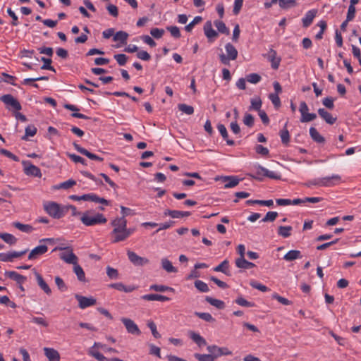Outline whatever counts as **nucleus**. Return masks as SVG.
I'll list each match as a JSON object with an SVG mask.
<instances>
[{
  "mask_svg": "<svg viewBox=\"0 0 361 361\" xmlns=\"http://www.w3.org/2000/svg\"><path fill=\"white\" fill-rule=\"evenodd\" d=\"M114 229L111 232V242L116 243L127 240L135 231V228H127V220L124 217H116L111 222Z\"/></svg>",
  "mask_w": 361,
  "mask_h": 361,
  "instance_id": "obj_1",
  "label": "nucleus"
},
{
  "mask_svg": "<svg viewBox=\"0 0 361 361\" xmlns=\"http://www.w3.org/2000/svg\"><path fill=\"white\" fill-rule=\"evenodd\" d=\"M80 221L86 226L104 224L107 222V219L104 214L96 213L92 210H87L83 212L80 217Z\"/></svg>",
  "mask_w": 361,
  "mask_h": 361,
  "instance_id": "obj_2",
  "label": "nucleus"
},
{
  "mask_svg": "<svg viewBox=\"0 0 361 361\" xmlns=\"http://www.w3.org/2000/svg\"><path fill=\"white\" fill-rule=\"evenodd\" d=\"M341 177L339 175H332L331 176H326L322 178H316L309 180L305 185L307 187L312 185H317L319 187H331L336 185V183L341 181Z\"/></svg>",
  "mask_w": 361,
  "mask_h": 361,
  "instance_id": "obj_3",
  "label": "nucleus"
},
{
  "mask_svg": "<svg viewBox=\"0 0 361 361\" xmlns=\"http://www.w3.org/2000/svg\"><path fill=\"white\" fill-rule=\"evenodd\" d=\"M44 209L49 215L54 219H60L67 213V208L61 207L55 202H48L44 204Z\"/></svg>",
  "mask_w": 361,
  "mask_h": 361,
  "instance_id": "obj_4",
  "label": "nucleus"
},
{
  "mask_svg": "<svg viewBox=\"0 0 361 361\" xmlns=\"http://www.w3.org/2000/svg\"><path fill=\"white\" fill-rule=\"evenodd\" d=\"M0 100L5 104L8 111H18L21 110L20 102L12 94H4L0 97Z\"/></svg>",
  "mask_w": 361,
  "mask_h": 361,
  "instance_id": "obj_5",
  "label": "nucleus"
},
{
  "mask_svg": "<svg viewBox=\"0 0 361 361\" xmlns=\"http://www.w3.org/2000/svg\"><path fill=\"white\" fill-rule=\"evenodd\" d=\"M207 351L211 353L214 360L224 355H231L232 351L227 347H219L216 345H208Z\"/></svg>",
  "mask_w": 361,
  "mask_h": 361,
  "instance_id": "obj_6",
  "label": "nucleus"
},
{
  "mask_svg": "<svg viewBox=\"0 0 361 361\" xmlns=\"http://www.w3.org/2000/svg\"><path fill=\"white\" fill-rule=\"evenodd\" d=\"M75 299L78 301V306L81 309H85L96 304L97 300L93 297H85L79 294L75 295Z\"/></svg>",
  "mask_w": 361,
  "mask_h": 361,
  "instance_id": "obj_7",
  "label": "nucleus"
},
{
  "mask_svg": "<svg viewBox=\"0 0 361 361\" xmlns=\"http://www.w3.org/2000/svg\"><path fill=\"white\" fill-rule=\"evenodd\" d=\"M127 255L130 262L135 266H144L149 262L147 258L140 257L135 252L128 250Z\"/></svg>",
  "mask_w": 361,
  "mask_h": 361,
  "instance_id": "obj_8",
  "label": "nucleus"
},
{
  "mask_svg": "<svg viewBox=\"0 0 361 361\" xmlns=\"http://www.w3.org/2000/svg\"><path fill=\"white\" fill-rule=\"evenodd\" d=\"M121 322L124 324L128 333L133 335H140L141 334L137 325L132 319L122 318Z\"/></svg>",
  "mask_w": 361,
  "mask_h": 361,
  "instance_id": "obj_9",
  "label": "nucleus"
},
{
  "mask_svg": "<svg viewBox=\"0 0 361 361\" xmlns=\"http://www.w3.org/2000/svg\"><path fill=\"white\" fill-rule=\"evenodd\" d=\"M104 347H105L104 344L95 342L93 346L89 350V354L97 359L98 361H109L110 359H107L104 355L96 350V348Z\"/></svg>",
  "mask_w": 361,
  "mask_h": 361,
  "instance_id": "obj_10",
  "label": "nucleus"
},
{
  "mask_svg": "<svg viewBox=\"0 0 361 361\" xmlns=\"http://www.w3.org/2000/svg\"><path fill=\"white\" fill-rule=\"evenodd\" d=\"M48 247L46 245H39L31 250V252L28 255V259L35 260L37 259L39 256L46 253Z\"/></svg>",
  "mask_w": 361,
  "mask_h": 361,
  "instance_id": "obj_11",
  "label": "nucleus"
},
{
  "mask_svg": "<svg viewBox=\"0 0 361 361\" xmlns=\"http://www.w3.org/2000/svg\"><path fill=\"white\" fill-rule=\"evenodd\" d=\"M204 32L209 42H213L218 37V32L213 29L211 21H207L205 23Z\"/></svg>",
  "mask_w": 361,
  "mask_h": 361,
  "instance_id": "obj_12",
  "label": "nucleus"
},
{
  "mask_svg": "<svg viewBox=\"0 0 361 361\" xmlns=\"http://www.w3.org/2000/svg\"><path fill=\"white\" fill-rule=\"evenodd\" d=\"M23 164L25 165L24 172L26 175L39 178L42 176L41 171L37 166L30 163L27 166L25 162H23Z\"/></svg>",
  "mask_w": 361,
  "mask_h": 361,
  "instance_id": "obj_13",
  "label": "nucleus"
},
{
  "mask_svg": "<svg viewBox=\"0 0 361 361\" xmlns=\"http://www.w3.org/2000/svg\"><path fill=\"white\" fill-rule=\"evenodd\" d=\"M73 146L75 147V149L78 152H80V154L87 157L89 159H92V160H97V161H102L104 160V159L102 157H100L93 153H91L88 150H87L86 149L80 147L78 144L74 142L73 143Z\"/></svg>",
  "mask_w": 361,
  "mask_h": 361,
  "instance_id": "obj_14",
  "label": "nucleus"
},
{
  "mask_svg": "<svg viewBox=\"0 0 361 361\" xmlns=\"http://www.w3.org/2000/svg\"><path fill=\"white\" fill-rule=\"evenodd\" d=\"M60 258L68 264H75L78 262V257L72 249H70L68 252L61 253Z\"/></svg>",
  "mask_w": 361,
  "mask_h": 361,
  "instance_id": "obj_15",
  "label": "nucleus"
},
{
  "mask_svg": "<svg viewBox=\"0 0 361 361\" xmlns=\"http://www.w3.org/2000/svg\"><path fill=\"white\" fill-rule=\"evenodd\" d=\"M317 13V11L315 9L308 11L302 19V26L304 27H308L312 23Z\"/></svg>",
  "mask_w": 361,
  "mask_h": 361,
  "instance_id": "obj_16",
  "label": "nucleus"
},
{
  "mask_svg": "<svg viewBox=\"0 0 361 361\" xmlns=\"http://www.w3.org/2000/svg\"><path fill=\"white\" fill-rule=\"evenodd\" d=\"M268 59L271 62V66L273 69H278L280 62L281 58L277 56V53L274 49H270L267 54Z\"/></svg>",
  "mask_w": 361,
  "mask_h": 361,
  "instance_id": "obj_17",
  "label": "nucleus"
},
{
  "mask_svg": "<svg viewBox=\"0 0 361 361\" xmlns=\"http://www.w3.org/2000/svg\"><path fill=\"white\" fill-rule=\"evenodd\" d=\"M222 181L225 183V188H231L238 185L240 179L237 176H223L221 178Z\"/></svg>",
  "mask_w": 361,
  "mask_h": 361,
  "instance_id": "obj_18",
  "label": "nucleus"
},
{
  "mask_svg": "<svg viewBox=\"0 0 361 361\" xmlns=\"http://www.w3.org/2000/svg\"><path fill=\"white\" fill-rule=\"evenodd\" d=\"M5 275L9 279L16 281V283L19 285H22L26 281L25 276L14 271H6Z\"/></svg>",
  "mask_w": 361,
  "mask_h": 361,
  "instance_id": "obj_19",
  "label": "nucleus"
},
{
  "mask_svg": "<svg viewBox=\"0 0 361 361\" xmlns=\"http://www.w3.org/2000/svg\"><path fill=\"white\" fill-rule=\"evenodd\" d=\"M164 214L165 216H170L171 218L173 219H178L181 217L189 216L191 214V213L190 212L166 209L165 210Z\"/></svg>",
  "mask_w": 361,
  "mask_h": 361,
  "instance_id": "obj_20",
  "label": "nucleus"
},
{
  "mask_svg": "<svg viewBox=\"0 0 361 361\" xmlns=\"http://www.w3.org/2000/svg\"><path fill=\"white\" fill-rule=\"evenodd\" d=\"M44 355L49 361H59L60 355L57 350L51 348H44Z\"/></svg>",
  "mask_w": 361,
  "mask_h": 361,
  "instance_id": "obj_21",
  "label": "nucleus"
},
{
  "mask_svg": "<svg viewBox=\"0 0 361 361\" xmlns=\"http://www.w3.org/2000/svg\"><path fill=\"white\" fill-rule=\"evenodd\" d=\"M217 129L228 145L233 146L235 145L234 140L228 139V134L224 125L221 123L218 124Z\"/></svg>",
  "mask_w": 361,
  "mask_h": 361,
  "instance_id": "obj_22",
  "label": "nucleus"
},
{
  "mask_svg": "<svg viewBox=\"0 0 361 361\" xmlns=\"http://www.w3.org/2000/svg\"><path fill=\"white\" fill-rule=\"evenodd\" d=\"M141 298L142 300H147V301L158 300V301H161V302L169 301L170 300L169 298H168L165 295H159V294H147V295H142L141 297Z\"/></svg>",
  "mask_w": 361,
  "mask_h": 361,
  "instance_id": "obj_23",
  "label": "nucleus"
},
{
  "mask_svg": "<svg viewBox=\"0 0 361 361\" xmlns=\"http://www.w3.org/2000/svg\"><path fill=\"white\" fill-rule=\"evenodd\" d=\"M35 274L39 286L44 291V293L47 295H50L51 293V290L44 281L42 276L37 271L35 272Z\"/></svg>",
  "mask_w": 361,
  "mask_h": 361,
  "instance_id": "obj_24",
  "label": "nucleus"
},
{
  "mask_svg": "<svg viewBox=\"0 0 361 361\" xmlns=\"http://www.w3.org/2000/svg\"><path fill=\"white\" fill-rule=\"evenodd\" d=\"M235 265L238 268L249 269L255 267L252 262H248L245 257H238L235 259Z\"/></svg>",
  "mask_w": 361,
  "mask_h": 361,
  "instance_id": "obj_25",
  "label": "nucleus"
},
{
  "mask_svg": "<svg viewBox=\"0 0 361 361\" xmlns=\"http://www.w3.org/2000/svg\"><path fill=\"white\" fill-rule=\"evenodd\" d=\"M310 135L311 138L316 142L319 144H324L325 142V138L320 135V133L317 131V130L314 128L311 127L310 128Z\"/></svg>",
  "mask_w": 361,
  "mask_h": 361,
  "instance_id": "obj_26",
  "label": "nucleus"
},
{
  "mask_svg": "<svg viewBox=\"0 0 361 361\" xmlns=\"http://www.w3.org/2000/svg\"><path fill=\"white\" fill-rule=\"evenodd\" d=\"M302 255L300 250H292L288 251L284 256L283 259L287 262H291L297 259H301Z\"/></svg>",
  "mask_w": 361,
  "mask_h": 361,
  "instance_id": "obj_27",
  "label": "nucleus"
},
{
  "mask_svg": "<svg viewBox=\"0 0 361 361\" xmlns=\"http://www.w3.org/2000/svg\"><path fill=\"white\" fill-rule=\"evenodd\" d=\"M190 338L199 346L202 347L207 345L206 340L199 334L194 331L190 332Z\"/></svg>",
  "mask_w": 361,
  "mask_h": 361,
  "instance_id": "obj_28",
  "label": "nucleus"
},
{
  "mask_svg": "<svg viewBox=\"0 0 361 361\" xmlns=\"http://www.w3.org/2000/svg\"><path fill=\"white\" fill-rule=\"evenodd\" d=\"M225 49L227 54V56L231 59V61H234L238 57V51L235 47L231 44V43H227L225 45Z\"/></svg>",
  "mask_w": 361,
  "mask_h": 361,
  "instance_id": "obj_29",
  "label": "nucleus"
},
{
  "mask_svg": "<svg viewBox=\"0 0 361 361\" xmlns=\"http://www.w3.org/2000/svg\"><path fill=\"white\" fill-rule=\"evenodd\" d=\"M161 267L168 273L178 272V269L176 267H174L171 262L166 258H163L161 259Z\"/></svg>",
  "mask_w": 361,
  "mask_h": 361,
  "instance_id": "obj_30",
  "label": "nucleus"
},
{
  "mask_svg": "<svg viewBox=\"0 0 361 361\" xmlns=\"http://www.w3.org/2000/svg\"><path fill=\"white\" fill-rule=\"evenodd\" d=\"M128 36L126 32L118 31L114 35L113 40L120 42L122 44H126Z\"/></svg>",
  "mask_w": 361,
  "mask_h": 361,
  "instance_id": "obj_31",
  "label": "nucleus"
},
{
  "mask_svg": "<svg viewBox=\"0 0 361 361\" xmlns=\"http://www.w3.org/2000/svg\"><path fill=\"white\" fill-rule=\"evenodd\" d=\"M205 300L211 305L216 307L219 310H223L225 307V303L222 300L215 299L209 296H207Z\"/></svg>",
  "mask_w": 361,
  "mask_h": 361,
  "instance_id": "obj_32",
  "label": "nucleus"
},
{
  "mask_svg": "<svg viewBox=\"0 0 361 361\" xmlns=\"http://www.w3.org/2000/svg\"><path fill=\"white\" fill-rule=\"evenodd\" d=\"M110 287L113 288H115L119 291H123V292H126V293H130L132 292L133 290H135V288L133 287V286H126L123 283H111L109 285Z\"/></svg>",
  "mask_w": 361,
  "mask_h": 361,
  "instance_id": "obj_33",
  "label": "nucleus"
},
{
  "mask_svg": "<svg viewBox=\"0 0 361 361\" xmlns=\"http://www.w3.org/2000/svg\"><path fill=\"white\" fill-rule=\"evenodd\" d=\"M228 261L227 259L224 260L220 264L214 268V271L222 272L227 276H230L231 274L228 270Z\"/></svg>",
  "mask_w": 361,
  "mask_h": 361,
  "instance_id": "obj_34",
  "label": "nucleus"
},
{
  "mask_svg": "<svg viewBox=\"0 0 361 361\" xmlns=\"http://www.w3.org/2000/svg\"><path fill=\"white\" fill-rule=\"evenodd\" d=\"M287 123H286L284 128L280 130L279 135L281 139V142L285 146H287L290 142V135L287 130Z\"/></svg>",
  "mask_w": 361,
  "mask_h": 361,
  "instance_id": "obj_35",
  "label": "nucleus"
},
{
  "mask_svg": "<svg viewBox=\"0 0 361 361\" xmlns=\"http://www.w3.org/2000/svg\"><path fill=\"white\" fill-rule=\"evenodd\" d=\"M13 226L22 232L30 233L33 231V227L29 224H23L20 222H13Z\"/></svg>",
  "mask_w": 361,
  "mask_h": 361,
  "instance_id": "obj_36",
  "label": "nucleus"
},
{
  "mask_svg": "<svg viewBox=\"0 0 361 361\" xmlns=\"http://www.w3.org/2000/svg\"><path fill=\"white\" fill-rule=\"evenodd\" d=\"M293 228L290 226H280L278 228V235L283 238H288L291 235Z\"/></svg>",
  "mask_w": 361,
  "mask_h": 361,
  "instance_id": "obj_37",
  "label": "nucleus"
},
{
  "mask_svg": "<svg viewBox=\"0 0 361 361\" xmlns=\"http://www.w3.org/2000/svg\"><path fill=\"white\" fill-rule=\"evenodd\" d=\"M0 238L9 245H14L17 242V238L14 235L7 233H0Z\"/></svg>",
  "mask_w": 361,
  "mask_h": 361,
  "instance_id": "obj_38",
  "label": "nucleus"
},
{
  "mask_svg": "<svg viewBox=\"0 0 361 361\" xmlns=\"http://www.w3.org/2000/svg\"><path fill=\"white\" fill-rule=\"evenodd\" d=\"M150 290L157 291V292H165V291H171L172 293L175 292V289L173 288L164 286V285H152L149 288Z\"/></svg>",
  "mask_w": 361,
  "mask_h": 361,
  "instance_id": "obj_39",
  "label": "nucleus"
},
{
  "mask_svg": "<svg viewBox=\"0 0 361 361\" xmlns=\"http://www.w3.org/2000/svg\"><path fill=\"white\" fill-rule=\"evenodd\" d=\"M297 0H279V5L282 9H288L296 6Z\"/></svg>",
  "mask_w": 361,
  "mask_h": 361,
  "instance_id": "obj_40",
  "label": "nucleus"
},
{
  "mask_svg": "<svg viewBox=\"0 0 361 361\" xmlns=\"http://www.w3.org/2000/svg\"><path fill=\"white\" fill-rule=\"evenodd\" d=\"M250 110L259 111L262 106V100L259 97L251 99Z\"/></svg>",
  "mask_w": 361,
  "mask_h": 361,
  "instance_id": "obj_41",
  "label": "nucleus"
},
{
  "mask_svg": "<svg viewBox=\"0 0 361 361\" xmlns=\"http://www.w3.org/2000/svg\"><path fill=\"white\" fill-rule=\"evenodd\" d=\"M73 265H74L73 271H74L75 274H76L78 279L80 281H85V272H84L82 268L79 264H78V263L75 264H73Z\"/></svg>",
  "mask_w": 361,
  "mask_h": 361,
  "instance_id": "obj_42",
  "label": "nucleus"
},
{
  "mask_svg": "<svg viewBox=\"0 0 361 361\" xmlns=\"http://www.w3.org/2000/svg\"><path fill=\"white\" fill-rule=\"evenodd\" d=\"M194 285L195 287L201 293H207L209 291L208 285L201 280H196Z\"/></svg>",
  "mask_w": 361,
  "mask_h": 361,
  "instance_id": "obj_43",
  "label": "nucleus"
},
{
  "mask_svg": "<svg viewBox=\"0 0 361 361\" xmlns=\"http://www.w3.org/2000/svg\"><path fill=\"white\" fill-rule=\"evenodd\" d=\"M214 24L219 32L226 35L229 34V30L223 21L215 20Z\"/></svg>",
  "mask_w": 361,
  "mask_h": 361,
  "instance_id": "obj_44",
  "label": "nucleus"
},
{
  "mask_svg": "<svg viewBox=\"0 0 361 361\" xmlns=\"http://www.w3.org/2000/svg\"><path fill=\"white\" fill-rule=\"evenodd\" d=\"M235 302L242 307H252L255 306L254 302L247 301V300H245L244 298H243L241 296L238 297L235 299Z\"/></svg>",
  "mask_w": 361,
  "mask_h": 361,
  "instance_id": "obj_45",
  "label": "nucleus"
},
{
  "mask_svg": "<svg viewBox=\"0 0 361 361\" xmlns=\"http://www.w3.org/2000/svg\"><path fill=\"white\" fill-rule=\"evenodd\" d=\"M195 314L196 316H197L199 318H200L206 322H215V319L209 313L195 312Z\"/></svg>",
  "mask_w": 361,
  "mask_h": 361,
  "instance_id": "obj_46",
  "label": "nucleus"
},
{
  "mask_svg": "<svg viewBox=\"0 0 361 361\" xmlns=\"http://www.w3.org/2000/svg\"><path fill=\"white\" fill-rule=\"evenodd\" d=\"M194 357L198 361H215V360L214 359V357L211 353H209V354L195 353L194 355Z\"/></svg>",
  "mask_w": 361,
  "mask_h": 361,
  "instance_id": "obj_47",
  "label": "nucleus"
},
{
  "mask_svg": "<svg viewBox=\"0 0 361 361\" xmlns=\"http://www.w3.org/2000/svg\"><path fill=\"white\" fill-rule=\"evenodd\" d=\"M41 61L44 62V64L41 66V69L49 70L55 72L54 68L51 66V63L52 62L51 59L42 57Z\"/></svg>",
  "mask_w": 361,
  "mask_h": 361,
  "instance_id": "obj_48",
  "label": "nucleus"
},
{
  "mask_svg": "<svg viewBox=\"0 0 361 361\" xmlns=\"http://www.w3.org/2000/svg\"><path fill=\"white\" fill-rule=\"evenodd\" d=\"M262 169H267L259 165V166H257V167L256 169V174L255 175L249 174V176H251L254 179H256L258 180H262V178L261 176H265V172L264 171H261Z\"/></svg>",
  "mask_w": 361,
  "mask_h": 361,
  "instance_id": "obj_49",
  "label": "nucleus"
},
{
  "mask_svg": "<svg viewBox=\"0 0 361 361\" xmlns=\"http://www.w3.org/2000/svg\"><path fill=\"white\" fill-rule=\"evenodd\" d=\"M261 78V76L257 73H250L246 76V80L252 84L258 83Z\"/></svg>",
  "mask_w": 361,
  "mask_h": 361,
  "instance_id": "obj_50",
  "label": "nucleus"
},
{
  "mask_svg": "<svg viewBox=\"0 0 361 361\" xmlns=\"http://www.w3.org/2000/svg\"><path fill=\"white\" fill-rule=\"evenodd\" d=\"M202 18L201 16H196L194 19L185 27V30L187 32H190L194 26L202 21Z\"/></svg>",
  "mask_w": 361,
  "mask_h": 361,
  "instance_id": "obj_51",
  "label": "nucleus"
},
{
  "mask_svg": "<svg viewBox=\"0 0 361 361\" xmlns=\"http://www.w3.org/2000/svg\"><path fill=\"white\" fill-rule=\"evenodd\" d=\"M278 216V213L276 212H268L265 216L262 219L263 222H272L274 221L276 217Z\"/></svg>",
  "mask_w": 361,
  "mask_h": 361,
  "instance_id": "obj_52",
  "label": "nucleus"
},
{
  "mask_svg": "<svg viewBox=\"0 0 361 361\" xmlns=\"http://www.w3.org/2000/svg\"><path fill=\"white\" fill-rule=\"evenodd\" d=\"M54 280H55L56 285L57 286L58 288L61 291L67 290L68 287L66 285V283H64L63 280L60 276H56Z\"/></svg>",
  "mask_w": 361,
  "mask_h": 361,
  "instance_id": "obj_53",
  "label": "nucleus"
},
{
  "mask_svg": "<svg viewBox=\"0 0 361 361\" xmlns=\"http://www.w3.org/2000/svg\"><path fill=\"white\" fill-rule=\"evenodd\" d=\"M147 326L150 329L152 334L155 338H159L161 337V334L157 331V326L154 322H148Z\"/></svg>",
  "mask_w": 361,
  "mask_h": 361,
  "instance_id": "obj_54",
  "label": "nucleus"
},
{
  "mask_svg": "<svg viewBox=\"0 0 361 361\" xmlns=\"http://www.w3.org/2000/svg\"><path fill=\"white\" fill-rule=\"evenodd\" d=\"M114 57L120 66H124L128 61V56L123 54H115Z\"/></svg>",
  "mask_w": 361,
  "mask_h": 361,
  "instance_id": "obj_55",
  "label": "nucleus"
},
{
  "mask_svg": "<svg viewBox=\"0 0 361 361\" xmlns=\"http://www.w3.org/2000/svg\"><path fill=\"white\" fill-rule=\"evenodd\" d=\"M272 298L276 299L278 302H279L280 303H281L284 305H289L292 304V302L290 300L279 295V294H277L276 293L272 295Z\"/></svg>",
  "mask_w": 361,
  "mask_h": 361,
  "instance_id": "obj_56",
  "label": "nucleus"
},
{
  "mask_svg": "<svg viewBox=\"0 0 361 361\" xmlns=\"http://www.w3.org/2000/svg\"><path fill=\"white\" fill-rule=\"evenodd\" d=\"M151 35L156 38V39H160L162 37V36L164 34V30L163 29L160 28H152L150 30Z\"/></svg>",
  "mask_w": 361,
  "mask_h": 361,
  "instance_id": "obj_57",
  "label": "nucleus"
},
{
  "mask_svg": "<svg viewBox=\"0 0 361 361\" xmlns=\"http://www.w3.org/2000/svg\"><path fill=\"white\" fill-rule=\"evenodd\" d=\"M75 184H76L75 180L69 179L66 181H64V182L60 183V185L57 187V188L68 189V188H71L72 186L75 185Z\"/></svg>",
  "mask_w": 361,
  "mask_h": 361,
  "instance_id": "obj_58",
  "label": "nucleus"
},
{
  "mask_svg": "<svg viewBox=\"0 0 361 361\" xmlns=\"http://www.w3.org/2000/svg\"><path fill=\"white\" fill-rule=\"evenodd\" d=\"M265 172V176L274 180H280L281 176L276 172L269 171L268 169H262Z\"/></svg>",
  "mask_w": 361,
  "mask_h": 361,
  "instance_id": "obj_59",
  "label": "nucleus"
},
{
  "mask_svg": "<svg viewBox=\"0 0 361 361\" xmlns=\"http://www.w3.org/2000/svg\"><path fill=\"white\" fill-rule=\"evenodd\" d=\"M250 284L252 288L262 292H266L269 290V288L266 286L261 284L255 281H250Z\"/></svg>",
  "mask_w": 361,
  "mask_h": 361,
  "instance_id": "obj_60",
  "label": "nucleus"
},
{
  "mask_svg": "<svg viewBox=\"0 0 361 361\" xmlns=\"http://www.w3.org/2000/svg\"><path fill=\"white\" fill-rule=\"evenodd\" d=\"M171 35L175 38H179L180 37V32L177 26H169L166 27Z\"/></svg>",
  "mask_w": 361,
  "mask_h": 361,
  "instance_id": "obj_61",
  "label": "nucleus"
},
{
  "mask_svg": "<svg viewBox=\"0 0 361 361\" xmlns=\"http://www.w3.org/2000/svg\"><path fill=\"white\" fill-rule=\"evenodd\" d=\"M356 9L353 5H350L348 9L346 16L347 21H351L354 19L355 16Z\"/></svg>",
  "mask_w": 361,
  "mask_h": 361,
  "instance_id": "obj_62",
  "label": "nucleus"
},
{
  "mask_svg": "<svg viewBox=\"0 0 361 361\" xmlns=\"http://www.w3.org/2000/svg\"><path fill=\"white\" fill-rule=\"evenodd\" d=\"M106 9L109 13L113 17L116 18L118 16V10L116 6L114 4H109L106 6Z\"/></svg>",
  "mask_w": 361,
  "mask_h": 361,
  "instance_id": "obj_63",
  "label": "nucleus"
},
{
  "mask_svg": "<svg viewBox=\"0 0 361 361\" xmlns=\"http://www.w3.org/2000/svg\"><path fill=\"white\" fill-rule=\"evenodd\" d=\"M106 274H107V276L110 278V279H117L118 277V272L117 271V269H114L111 267H107L106 268Z\"/></svg>",
  "mask_w": 361,
  "mask_h": 361,
  "instance_id": "obj_64",
  "label": "nucleus"
}]
</instances>
